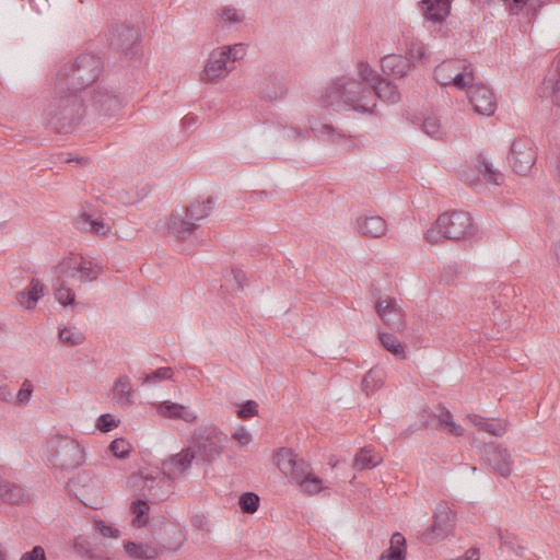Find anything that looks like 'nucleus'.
Listing matches in <instances>:
<instances>
[{
  "instance_id": "nucleus-1",
  "label": "nucleus",
  "mask_w": 560,
  "mask_h": 560,
  "mask_svg": "<svg viewBox=\"0 0 560 560\" xmlns=\"http://www.w3.org/2000/svg\"><path fill=\"white\" fill-rule=\"evenodd\" d=\"M229 438L215 425H203L196 429L188 445L178 454L173 455L162 464L163 474L167 481L185 474L194 460L198 465H210L221 457Z\"/></svg>"
},
{
  "instance_id": "nucleus-2",
  "label": "nucleus",
  "mask_w": 560,
  "mask_h": 560,
  "mask_svg": "<svg viewBox=\"0 0 560 560\" xmlns=\"http://www.w3.org/2000/svg\"><path fill=\"white\" fill-rule=\"evenodd\" d=\"M85 109L83 93L66 86L63 81H55L51 100L44 112V120L55 132L69 133L81 122Z\"/></svg>"
},
{
  "instance_id": "nucleus-3",
  "label": "nucleus",
  "mask_w": 560,
  "mask_h": 560,
  "mask_svg": "<svg viewBox=\"0 0 560 560\" xmlns=\"http://www.w3.org/2000/svg\"><path fill=\"white\" fill-rule=\"evenodd\" d=\"M324 103L337 112L350 108L360 113H371L375 106L370 89L355 79L345 77L336 79L326 89Z\"/></svg>"
},
{
  "instance_id": "nucleus-4",
  "label": "nucleus",
  "mask_w": 560,
  "mask_h": 560,
  "mask_svg": "<svg viewBox=\"0 0 560 560\" xmlns=\"http://www.w3.org/2000/svg\"><path fill=\"white\" fill-rule=\"evenodd\" d=\"M103 71V61L94 54H80L73 61L65 65L56 74L55 81H63L66 86L83 93L96 85Z\"/></svg>"
},
{
  "instance_id": "nucleus-5",
  "label": "nucleus",
  "mask_w": 560,
  "mask_h": 560,
  "mask_svg": "<svg viewBox=\"0 0 560 560\" xmlns=\"http://www.w3.org/2000/svg\"><path fill=\"white\" fill-rule=\"evenodd\" d=\"M476 226L466 211H447L438 217L424 237L431 244L443 240L459 241L475 234Z\"/></svg>"
},
{
  "instance_id": "nucleus-6",
  "label": "nucleus",
  "mask_w": 560,
  "mask_h": 560,
  "mask_svg": "<svg viewBox=\"0 0 560 560\" xmlns=\"http://www.w3.org/2000/svg\"><path fill=\"white\" fill-rule=\"evenodd\" d=\"M213 199L207 198L205 201H192L189 206L175 210L168 219V231L178 240H186L197 229V221L209 215L212 209Z\"/></svg>"
},
{
  "instance_id": "nucleus-7",
  "label": "nucleus",
  "mask_w": 560,
  "mask_h": 560,
  "mask_svg": "<svg viewBox=\"0 0 560 560\" xmlns=\"http://www.w3.org/2000/svg\"><path fill=\"white\" fill-rule=\"evenodd\" d=\"M48 451L52 464L61 469H73L84 462L83 448L75 440L68 436L56 435L50 439Z\"/></svg>"
},
{
  "instance_id": "nucleus-8",
  "label": "nucleus",
  "mask_w": 560,
  "mask_h": 560,
  "mask_svg": "<svg viewBox=\"0 0 560 560\" xmlns=\"http://www.w3.org/2000/svg\"><path fill=\"white\" fill-rule=\"evenodd\" d=\"M434 78L441 85H454L459 90L475 81L471 63L460 59H448L438 65L434 69Z\"/></svg>"
},
{
  "instance_id": "nucleus-9",
  "label": "nucleus",
  "mask_w": 560,
  "mask_h": 560,
  "mask_svg": "<svg viewBox=\"0 0 560 560\" xmlns=\"http://www.w3.org/2000/svg\"><path fill=\"white\" fill-rule=\"evenodd\" d=\"M86 106H91L101 115L110 116L121 107L120 94L104 84V81L90 86L83 92Z\"/></svg>"
},
{
  "instance_id": "nucleus-10",
  "label": "nucleus",
  "mask_w": 560,
  "mask_h": 560,
  "mask_svg": "<svg viewBox=\"0 0 560 560\" xmlns=\"http://www.w3.org/2000/svg\"><path fill=\"white\" fill-rule=\"evenodd\" d=\"M537 160L534 142L524 137L515 139L510 148L508 161L513 171L521 175H527Z\"/></svg>"
},
{
  "instance_id": "nucleus-11",
  "label": "nucleus",
  "mask_w": 560,
  "mask_h": 560,
  "mask_svg": "<svg viewBox=\"0 0 560 560\" xmlns=\"http://www.w3.org/2000/svg\"><path fill=\"white\" fill-rule=\"evenodd\" d=\"M455 514L446 504H438L432 525L420 534L422 542L431 545L447 537L454 528Z\"/></svg>"
},
{
  "instance_id": "nucleus-12",
  "label": "nucleus",
  "mask_w": 560,
  "mask_h": 560,
  "mask_svg": "<svg viewBox=\"0 0 560 560\" xmlns=\"http://www.w3.org/2000/svg\"><path fill=\"white\" fill-rule=\"evenodd\" d=\"M275 464L283 475L290 477L295 483L312 472L310 463L300 458L293 450L288 447H281L276 452Z\"/></svg>"
},
{
  "instance_id": "nucleus-13",
  "label": "nucleus",
  "mask_w": 560,
  "mask_h": 560,
  "mask_svg": "<svg viewBox=\"0 0 560 560\" xmlns=\"http://www.w3.org/2000/svg\"><path fill=\"white\" fill-rule=\"evenodd\" d=\"M108 40L112 49L133 58L139 50V34L135 27L115 25L109 28Z\"/></svg>"
},
{
  "instance_id": "nucleus-14",
  "label": "nucleus",
  "mask_w": 560,
  "mask_h": 560,
  "mask_svg": "<svg viewBox=\"0 0 560 560\" xmlns=\"http://www.w3.org/2000/svg\"><path fill=\"white\" fill-rule=\"evenodd\" d=\"M481 455L493 472L504 478L511 475L513 459L508 448L498 443H487L483 445Z\"/></svg>"
},
{
  "instance_id": "nucleus-15",
  "label": "nucleus",
  "mask_w": 560,
  "mask_h": 560,
  "mask_svg": "<svg viewBox=\"0 0 560 560\" xmlns=\"http://www.w3.org/2000/svg\"><path fill=\"white\" fill-rule=\"evenodd\" d=\"M469 103L477 114L491 116L497 109L493 92L481 82L472 81L467 86Z\"/></svg>"
},
{
  "instance_id": "nucleus-16",
  "label": "nucleus",
  "mask_w": 560,
  "mask_h": 560,
  "mask_svg": "<svg viewBox=\"0 0 560 560\" xmlns=\"http://www.w3.org/2000/svg\"><path fill=\"white\" fill-rule=\"evenodd\" d=\"M224 55L225 52H222L220 49H215L210 52L205 69L201 73L202 81L211 83L217 82L230 72V63Z\"/></svg>"
},
{
  "instance_id": "nucleus-17",
  "label": "nucleus",
  "mask_w": 560,
  "mask_h": 560,
  "mask_svg": "<svg viewBox=\"0 0 560 560\" xmlns=\"http://www.w3.org/2000/svg\"><path fill=\"white\" fill-rule=\"evenodd\" d=\"M376 311L389 328L398 331L404 329V314L397 308L395 300L377 301Z\"/></svg>"
},
{
  "instance_id": "nucleus-18",
  "label": "nucleus",
  "mask_w": 560,
  "mask_h": 560,
  "mask_svg": "<svg viewBox=\"0 0 560 560\" xmlns=\"http://www.w3.org/2000/svg\"><path fill=\"white\" fill-rule=\"evenodd\" d=\"M156 412L161 417L173 420L180 419L185 422H195L197 420V416L188 407L171 400L159 402L156 405Z\"/></svg>"
},
{
  "instance_id": "nucleus-19",
  "label": "nucleus",
  "mask_w": 560,
  "mask_h": 560,
  "mask_svg": "<svg viewBox=\"0 0 560 560\" xmlns=\"http://www.w3.org/2000/svg\"><path fill=\"white\" fill-rule=\"evenodd\" d=\"M381 67L386 75L400 79L410 70L411 61L401 55L390 54L382 58Z\"/></svg>"
},
{
  "instance_id": "nucleus-20",
  "label": "nucleus",
  "mask_w": 560,
  "mask_h": 560,
  "mask_svg": "<svg viewBox=\"0 0 560 560\" xmlns=\"http://www.w3.org/2000/svg\"><path fill=\"white\" fill-rule=\"evenodd\" d=\"M422 10L425 20L442 23L451 11L450 0H422Z\"/></svg>"
},
{
  "instance_id": "nucleus-21",
  "label": "nucleus",
  "mask_w": 560,
  "mask_h": 560,
  "mask_svg": "<svg viewBox=\"0 0 560 560\" xmlns=\"http://www.w3.org/2000/svg\"><path fill=\"white\" fill-rule=\"evenodd\" d=\"M358 230L368 237L377 238L385 234L387 224L380 215H366L357 219Z\"/></svg>"
},
{
  "instance_id": "nucleus-22",
  "label": "nucleus",
  "mask_w": 560,
  "mask_h": 560,
  "mask_svg": "<svg viewBox=\"0 0 560 560\" xmlns=\"http://www.w3.org/2000/svg\"><path fill=\"white\" fill-rule=\"evenodd\" d=\"M44 284L38 279L33 278L25 290L16 293V301L25 308L32 310L44 295Z\"/></svg>"
},
{
  "instance_id": "nucleus-23",
  "label": "nucleus",
  "mask_w": 560,
  "mask_h": 560,
  "mask_svg": "<svg viewBox=\"0 0 560 560\" xmlns=\"http://www.w3.org/2000/svg\"><path fill=\"white\" fill-rule=\"evenodd\" d=\"M372 92V98L374 100V95L384 100L385 102L395 104L400 100L399 92L397 91V86L392 84L389 81L384 78H378L372 83V86L369 88Z\"/></svg>"
},
{
  "instance_id": "nucleus-24",
  "label": "nucleus",
  "mask_w": 560,
  "mask_h": 560,
  "mask_svg": "<svg viewBox=\"0 0 560 560\" xmlns=\"http://www.w3.org/2000/svg\"><path fill=\"white\" fill-rule=\"evenodd\" d=\"M124 548L132 559L138 560H153L162 552L161 548L135 541H125Z\"/></svg>"
},
{
  "instance_id": "nucleus-25",
  "label": "nucleus",
  "mask_w": 560,
  "mask_h": 560,
  "mask_svg": "<svg viewBox=\"0 0 560 560\" xmlns=\"http://www.w3.org/2000/svg\"><path fill=\"white\" fill-rule=\"evenodd\" d=\"M407 544L402 534L396 532L392 535L389 547L381 555L380 560H406Z\"/></svg>"
},
{
  "instance_id": "nucleus-26",
  "label": "nucleus",
  "mask_w": 560,
  "mask_h": 560,
  "mask_svg": "<svg viewBox=\"0 0 560 560\" xmlns=\"http://www.w3.org/2000/svg\"><path fill=\"white\" fill-rule=\"evenodd\" d=\"M80 261L79 257H68L62 259L54 267V278L59 280L78 279L79 280Z\"/></svg>"
},
{
  "instance_id": "nucleus-27",
  "label": "nucleus",
  "mask_w": 560,
  "mask_h": 560,
  "mask_svg": "<svg viewBox=\"0 0 560 560\" xmlns=\"http://www.w3.org/2000/svg\"><path fill=\"white\" fill-rule=\"evenodd\" d=\"M25 491L21 486L0 478V500L9 504H20L25 501Z\"/></svg>"
},
{
  "instance_id": "nucleus-28",
  "label": "nucleus",
  "mask_w": 560,
  "mask_h": 560,
  "mask_svg": "<svg viewBox=\"0 0 560 560\" xmlns=\"http://www.w3.org/2000/svg\"><path fill=\"white\" fill-rule=\"evenodd\" d=\"M74 225L81 231L91 232L97 235H106L108 232V226H106L102 220L93 219L86 212H81L74 219Z\"/></svg>"
},
{
  "instance_id": "nucleus-29",
  "label": "nucleus",
  "mask_w": 560,
  "mask_h": 560,
  "mask_svg": "<svg viewBox=\"0 0 560 560\" xmlns=\"http://www.w3.org/2000/svg\"><path fill=\"white\" fill-rule=\"evenodd\" d=\"M165 480L163 478L145 477L143 490L148 491L147 495L153 501H164L168 498L170 491L163 489Z\"/></svg>"
},
{
  "instance_id": "nucleus-30",
  "label": "nucleus",
  "mask_w": 560,
  "mask_h": 560,
  "mask_svg": "<svg viewBox=\"0 0 560 560\" xmlns=\"http://www.w3.org/2000/svg\"><path fill=\"white\" fill-rule=\"evenodd\" d=\"M470 420L480 430L486 431L494 436H502L506 431L505 424L499 419H486L483 417L474 415L470 417Z\"/></svg>"
},
{
  "instance_id": "nucleus-31",
  "label": "nucleus",
  "mask_w": 560,
  "mask_h": 560,
  "mask_svg": "<svg viewBox=\"0 0 560 560\" xmlns=\"http://www.w3.org/2000/svg\"><path fill=\"white\" fill-rule=\"evenodd\" d=\"M113 395H114V398L120 405L131 404L132 387H131L130 378L128 376L124 375L116 380L114 387H113Z\"/></svg>"
},
{
  "instance_id": "nucleus-32",
  "label": "nucleus",
  "mask_w": 560,
  "mask_h": 560,
  "mask_svg": "<svg viewBox=\"0 0 560 560\" xmlns=\"http://www.w3.org/2000/svg\"><path fill=\"white\" fill-rule=\"evenodd\" d=\"M544 86L550 90L552 103L560 107V55L555 62V73L545 78Z\"/></svg>"
},
{
  "instance_id": "nucleus-33",
  "label": "nucleus",
  "mask_w": 560,
  "mask_h": 560,
  "mask_svg": "<svg viewBox=\"0 0 560 560\" xmlns=\"http://www.w3.org/2000/svg\"><path fill=\"white\" fill-rule=\"evenodd\" d=\"M382 346L399 360L406 359L405 346L396 338V336L388 332L378 334Z\"/></svg>"
},
{
  "instance_id": "nucleus-34",
  "label": "nucleus",
  "mask_w": 560,
  "mask_h": 560,
  "mask_svg": "<svg viewBox=\"0 0 560 560\" xmlns=\"http://www.w3.org/2000/svg\"><path fill=\"white\" fill-rule=\"evenodd\" d=\"M52 288L55 291V298L61 305L68 306L74 303L75 294L72 289L68 287V282L66 280L54 278Z\"/></svg>"
},
{
  "instance_id": "nucleus-35",
  "label": "nucleus",
  "mask_w": 560,
  "mask_h": 560,
  "mask_svg": "<svg viewBox=\"0 0 560 560\" xmlns=\"http://www.w3.org/2000/svg\"><path fill=\"white\" fill-rule=\"evenodd\" d=\"M476 167L488 183L500 185L499 178L502 177V174L493 168L492 163L482 153L478 154L476 159Z\"/></svg>"
},
{
  "instance_id": "nucleus-36",
  "label": "nucleus",
  "mask_w": 560,
  "mask_h": 560,
  "mask_svg": "<svg viewBox=\"0 0 560 560\" xmlns=\"http://www.w3.org/2000/svg\"><path fill=\"white\" fill-rule=\"evenodd\" d=\"M149 504L147 501L138 499L130 505V511L133 514L132 525L135 527H143L149 522Z\"/></svg>"
},
{
  "instance_id": "nucleus-37",
  "label": "nucleus",
  "mask_w": 560,
  "mask_h": 560,
  "mask_svg": "<svg viewBox=\"0 0 560 560\" xmlns=\"http://www.w3.org/2000/svg\"><path fill=\"white\" fill-rule=\"evenodd\" d=\"M384 373L380 369H371L362 380V389L370 396L383 385Z\"/></svg>"
},
{
  "instance_id": "nucleus-38",
  "label": "nucleus",
  "mask_w": 560,
  "mask_h": 560,
  "mask_svg": "<svg viewBox=\"0 0 560 560\" xmlns=\"http://www.w3.org/2000/svg\"><path fill=\"white\" fill-rule=\"evenodd\" d=\"M382 458L376 457L369 447H363L354 456V466L359 469L373 468L381 464Z\"/></svg>"
},
{
  "instance_id": "nucleus-39",
  "label": "nucleus",
  "mask_w": 560,
  "mask_h": 560,
  "mask_svg": "<svg viewBox=\"0 0 560 560\" xmlns=\"http://www.w3.org/2000/svg\"><path fill=\"white\" fill-rule=\"evenodd\" d=\"M260 499L254 492H244L238 499V505L243 513L253 514L259 508Z\"/></svg>"
},
{
  "instance_id": "nucleus-40",
  "label": "nucleus",
  "mask_w": 560,
  "mask_h": 560,
  "mask_svg": "<svg viewBox=\"0 0 560 560\" xmlns=\"http://www.w3.org/2000/svg\"><path fill=\"white\" fill-rule=\"evenodd\" d=\"M58 337L63 345L69 347L79 346L85 340V336L81 331L68 327L59 329Z\"/></svg>"
},
{
  "instance_id": "nucleus-41",
  "label": "nucleus",
  "mask_w": 560,
  "mask_h": 560,
  "mask_svg": "<svg viewBox=\"0 0 560 560\" xmlns=\"http://www.w3.org/2000/svg\"><path fill=\"white\" fill-rule=\"evenodd\" d=\"M303 492L313 495L322 490V479L314 474H310L298 483Z\"/></svg>"
},
{
  "instance_id": "nucleus-42",
  "label": "nucleus",
  "mask_w": 560,
  "mask_h": 560,
  "mask_svg": "<svg viewBox=\"0 0 560 560\" xmlns=\"http://www.w3.org/2000/svg\"><path fill=\"white\" fill-rule=\"evenodd\" d=\"M131 450V445L124 438L115 439L109 444V451L120 459L127 458L129 456Z\"/></svg>"
},
{
  "instance_id": "nucleus-43",
  "label": "nucleus",
  "mask_w": 560,
  "mask_h": 560,
  "mask_svg": "<svg viewBox=\"0 0 560 560\" xmlns=\"http://www.w3.org/2000/svg\"><path fill=\"white\" fill-rule=\"evenodd\" d=\"M240 419H248L258 415V404L255 400H246L236 410Z\"/></svg>"
},
{
  "instance_id": "nucleus-44",
  "label": "nucleus",
  "mask_w": 560,
  "mask_h": 560,
  "mask_svg": "<svg viewBox=\"0 0 560 560\" xmlns=\"http://www.w3.org/2000/svg\"><path fill=\"white\" fill-rule=\"evenodd\" d=\"M440 128H441L440 120L434 116H429V117L424 118V120L422 122L423 132L427 133L428 136L436 138V139L440 138V133H441Z\"/></svg>"
},
{
  "instance_id": "nucleus-45",
  "label": "nucleus",
  "mask_w": 560,
  "mask_h": 560,
  "mask_svg": "<svg viewBox=\"0 0 560 560\" xmlns=\"http://www.w3.org/2000/svg\"><path fill=\"white\" fill-rule=\"evenodd\" d=\"M119 420H116L115 417L110 413H103L97 418L96 428L101 432H109L116 427H118Z\"/></svg>"
},
{
  "instance_id": "nucleus-46",
  "label": "nucleus",
  "mask_w": 560,
  "mask_h": 560,
  "mask_svg": "<svg viewBox=\"0 0 560 560\" xmlns=\"http://www.w3.org/2000/svg\"><path fill=\"white\" fill-rule=\"evenodd\" d=\"M222 52H225V58L229 60V63H233L238 59H242V57L245 54V47L243 44H236L233 46H224L220 49Z\"/></svg>"
},
{
  "instance_id": "nucleus-47",
  "label": "nucleus",
  "mask_w": 560,
  "mask_h": 560,
  "mask_svg": "<svg viewBox=\"0 0 560 560\" xmlns=\"http://www.w3.org/2000/svg\"><path fill=\"white\" fill-rule=\"evenodd\" d=\"M359 74L361 79L369 84L370 88L372 86V83H374L375 80L380 78L366 62L359 63Z\"/></svg>"
},
{
  "instance_id": "nucleus-48",
  "label": "nucleus",
  "mask_w": 560,
  "mask_h": 560,
  "mask_svg": "<svg viewBox=\"0 0 560 560\" xmlns=\"http://www.w3.org/2000/svg\"><path fill=\"white\" fill-rule=\"evenodd\" d=\"M94 527H95L96 532H98L104 537L117 538L120 535L119 529H117L110 525H107L102 520L95 521Z\"/></svg>"
},
{
  "instance_id": "nucleus-49",
  "label": "nucleus",
  "mask_w": 560,
  "mask_h": 560,
  "mask_svg": "<svg viewBox=\"0 0 560 560\" xmlns=\"http://www.w3.org/2000/svg\"><path fill=\"white\" fill-rule=\"evenodd\" d=\"M80 261V271H79V281L80 282H88L93 281L97 279V272L94 271L90 267L84 266V259L82 257H79Z\"/></svg>"
},
{
  "instance_id": "nucleus-50",
  "label": "nucleus",
  "mask_w": 560,
  "mask_h": 560,
  "mask_svg": "<svg viewBox=\"0 0 560 560\" xmlns=\"http://www.w3.org/2000/svg\"><path fill=\"white\" fill-rule=\"evenodd\" d=\"M173 375V370L171 368H160L154 372L150 373L145 377V382H154L158 380H170Z\"/></svg>"
},
{
  "instance_id": "nucleus-51",
  "label": "nucleus",
  "mask_w": 560,
  "mask_h": 560,
  "mask_svg": "<svg viewBox=\"0 0 560 560\" xmlns=\"http://www.w3.org/2000/svg\"><path fill=\"white\" fill-rule=\"evenodd\" d=\"M458 275V265L457 264H448L443 268L441 273V280L445 283L450 284Z\"/></svg>"
},
{
  "instance_id": "nucleus-52",
  "label": "nucleus",
  "mask_w": 560,
  "mask_h": 560,
  "mask_svg": "<svg viewBox=\"0 0 560 560\" xmlns=\"http://www.w3.org/2000/svg\"><path fill=\"white\" fill-rule=\"evenodd\" d=\"M32 393H33V386H32L31 382L27 380L24 381L18 395H16L18 402L21 405L26 404L30 400Z\"/></svg>"
},
{
  "instance_id": "nucleus-53",
  "label": "nucleus",
  "mask_w": 560,
  "mask_h": 560,
  "mask_svg": "<svg viewBox=\"0 0 560 560\" xmlns=\"http://www.w3.org/2000/svg\"><path fill=\"white\" fill-rule=\"evenodd\" d=\"M433 416L438 419L436 428H442L447 421L453 419L451 411L443 406H439L438 411Z\"/></svg>"
},
{
  "instance_id": "nucleus-54",
  "label": "nucleus",
  "mask_w": 560,
  "mask_h": 560,
  "mask_svg": "<svg viewBox=\"0 0 560 560\" xmlns=\"http://www.w3.org/2000/svg\"><path fill=\"white\" fill-rule=\"evenodd\" d=\"M20 560H46L45 550L40 546H35L31 551L25 552Z\"/></svg>"
},
{
  "instance_id": "nucleus-55",
  "label": "nucleus",
  "mask_w": 560,
  "mask_h": 560,
  "mask_svg": "<svg viewBox=\"0 0 560 560\" xmlns=\"http://www.w3.org/2000/svg\"><path fill=\"white\" fill-rule=\"evenodd\" d=\"M221 18L229 23H238L242 21V18L238 15L237 10L231 7H225L222 10Z\"/></svg>"
},
{
  "instance_id": "nucleus-56",
  "label": "nucleus",
  "mask_w": 560,
  "mask_h": 560,
  "mask_svg": "<svg viewBox=\"0 0 560 560\" xmlns=\"http://www.w3.org/2000/svg\"><path fill=\"white\" fill-rule=\"evenodd\" d=\"M232 438L242 445H247L252 442V434L244 427H240Z\"/></svg>"
},
{
  "instance_id": "nucleus-57",
  "label": "nucleus",
  "mask_w": 560,
  "mask_h": 560,
  "mask_svg": "<svg viewBox=\"0 0 560 560\" xmlns=\"http://www.w3.org/2000/svg\"><path fill=\"white\" fill-rule=\"evenodd\" d=\"M283 137L287 140L301 142L303 139H305V132H303L300 129L289 128V129H284Z\"/></svg>"
},
{
  "instance_id": "nucleus-58",
  "label": "nucleus",
  "mask_w": 560,
  "mask_h": 560,
  "mask_svg": "<svg viewBox=\"0 0 560 560\" xmlns=\"http://www.w3.org/2000/svg\"><path fill=\"white\" fill-rule=\"evenodd\" d=\"M232 277H233L235 289L238 291H243L244 283L246 281L245 272L240 269H232Z\"/></svg>"
},
{
  "instance_id": "nucleus-59",
  "label": "nucleus",
  "mask_w": 560,
  "mask_h": 560,
  "mask_svg": "<svg viewBox=\"0 0 560 560\" xmlns=\"http://www.w3.org/2000/svg\"><path fill=\"white\" fill-rule=\"evenodd\" d=\"M512 14H518L526 5V0H503Z\"/></svg>"
},
{
  "instance_id": "nucleus-60",
  "label": "nucleus",
  "mask_w": 560,
  "mask_h": 560,
  "mask_svg": "<svg viewBox=\"0 0 560 560\" xmlns=\"http://www.w3.org/2000/svg\"><path fill=\"white\" fill-rule=\"evenodd\" d=\"M442 429H444L445 431H447L448 433L453 434V435H456V436H460L464 432V429L462 425H459L458 423H456L453 419L447 421L443 427Z\"/></svg>"
},
{
  "instance_id": "nucleus-61",
  "label": "nucleus",
  "mask_w": 560,
  "mask_h": 560,
  "mask_svg": "<svg viewBox=\"0 0 560 560\" xmlns=\"http://www.w3.org/2000/svg\"><path fill=\"white\" fill-rule=\"evenodd\" d=\"M408 52L410 55V58L413 60H420L425 55L424 47L420 44H412L408 49Z\"/></svg>"
},
{
  "instance_id": "nucleus-62",
  "label": "nucleus",
  "mask_w": 560,
  "mask_h": 560,
  "mask_svg": "<svg viewBox=\"0 0 560 560\" xmlns=\"http://www.w3.org/2000/svg\"><path fill=\"white\" fill-rule=\"evenodd\" d=\"M541 7L542 2L540 0H526L524 9L526 10L527 15H535Z\"/></svg>"
},
{
  "instance_id": "nucleus-63",
  "label": "nucleus",
  "mask_w": 560,
  "mask_h": 560,
  "mask_svg": "<svg viewBox=\"0 0 560 560\" xmlns=\"http://www.w3.org/2000/svg\"><path fill=\"white\" fill-rule=\"evenodd\" d=\"M456 560H479V550L477 548L468 549L464 556L457 558Z\"/></svg>"
},
{
  "instance_id": "nucleus-64",
  "label": "nucleus",
  "mask_w": 560,
  "mask_h": 560,
  "mask_svg": "<svg viewBox=\"0 0 560 560\" xmlns=\"http://www.w3.org/2000/svg\"><path fill=\"white\" fill-rule=\"evenodd\" d=\"M498 535H499V539L502 545H506V546L512 545L511 536L509 533L502 532L501 529H499Z\"/></svg>"
}]
</instances>
